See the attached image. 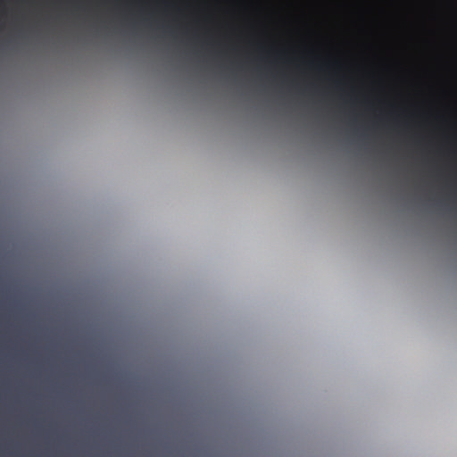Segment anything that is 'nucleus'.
I'll use <instances>...</instances> for the list:
<instances>
[{
  "mask_svg": "<svg viewBox=\"0 0 457 457\" xmlns=\"http://www.w3.org/2000/svg\"><path fill=\"white\" fill-rule=\"evenodd\" d=\"M162 5L163 7L164 16H167L169 13V11H170L171 9H173L175 7V4L171 0H162Z\"/></svg>",
  "mask_w": 457,
  "mask_h": 457,
  "instance_id": "obj_1",
  "label": "nucleus"
}]
</instances>
